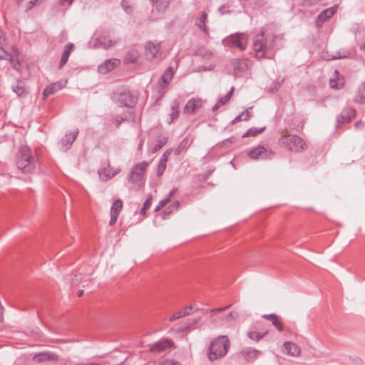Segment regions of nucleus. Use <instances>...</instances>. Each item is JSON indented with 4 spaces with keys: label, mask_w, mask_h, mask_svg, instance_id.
Instances as JSON below:
<instances>
[{
    "label": "nucleus",
    "mask_w": 365,
    "mask_h": 365,
    "mask_svg": "<svg viewBox=\"0 0 365 365\" xmlns=\"http://www.w3.org/2000/svg\"><path fill=\"white\" fill-rule=\"evenodd\" d=\"M230 348V341L227 335H221L213 339L208 347L207 357L210 361L226 356Z\"/></svg>",
    "instance_id": "1"
},
{
    "label": "nucleus",
    "mask_w": 365,
    "mask_h": 365,
    "mask_svg": "<svg viewBox=\"0 0 365 365\" xmlns=\"http://www.w3.org/2000/svg\"><path fill=\"white\" fill-rule=\"evenodd\" d=\"M274 44L275 36L274 35H266L264 32L257 35L253 43V49L256 57L258 58L267 57L274 48Z\"/></svg>",
    "instance_id": "2"
},
{
    "label": "nucleus",
    "mask_w": 365,
    "mask_h": 365,
    "mask_svg": "<svg viewBox=\"0 0 365 365\" xmlns=\"http://www.w3.org/2000/svg\"><path fill=\"white\" fill-rule=\"evenodd\" d=\"M149 165L146 161H142L133 165L128 181L130 184V189L138 191L143 188L145 183V172Z\"/></svg>",
    "instance_id": "3"
},
{
    "label": "nucleus",
    "mask_w": 365,
    "mask_h": 365,
    "mask_svg": "<svg viewBox=\"0 0 365 365\" xmlns=\"http://www.w3.org/2000/svg\"><path fill=\"white\" fill-rule=\"evenodd\" d=\"M16 165L24 173H31L34 170L36 159L29 147L21 146L20 148L17 155Z\"/></svg>",
    "instance_id": "4"
},
{
    "label": "nucleus",
    "mask_w": 365,
    "mask_h": 365,
    "mask_svg": "<svg viewBox=\"0 0 365 365\" xmlns=\"http://www.w3.org/2000/svg\"><path fill=\"white\" fill-rule=\"evenodd\" d=\"M279 145L289 151L301 152L306 148V143L304 140L297 135H282L278 140Z\"/></svg>",
    "instance_id": "5"
},
{
    "label": "nucleus",
    "mask_w": 365,
    "mask_h": 365,
    "mask_svg": "<svg viewBox=\"0 0 365 365\" xmlns=\"http://www.w3.org/2000/svg\"><path fill=\"white\" fill-rule=\"evenodd\" d=\"M113 101L119 106L133 108L138 101L136 96L126 88H119L112 94Z\"/></svg>",
    "instance_id": "6"
},
{
    "label": "nucleus",
    "mask_w": 365,
    "mask_h": 365,
    "mask_svg": "<svg viewBox=\"0 0 365 365\" xmlns=\"http://www.w3.org/2000/svg\"><path fill=\"white\" fill-rule=\"evenodd\" d=\"M248 37L246 34L237 33L230 35L223 39V44L227 47H237L240 51L246 48Z\"/></svg>",
    "instance_id": "7"
},
{
    "label": "nucleus",
    "mask_w": 365,
    "mask_h": 365,
    "mask_svg": "<svg viewBox=\"0 0 365 365\" xmlns=\"http://www.w3.org/2000/svg\"><path fill=\"white\" fill-rule=\"evenodd\" d=\"M274 153L264 146L258 145L248 152V156L252 160H264L271 158Z\"/></svg>",
    "instance_id": "8"
},
{
    "label": "nucleus",
    "mask_w": 365,
    "mask_h": 365,
    "mask_svg": "<svg viewBox=\"0 0 365 365\" xmlns=\"http://www.w3.org/2000/svg\"><path fill=\"white\" fill-rule=\"evenodd\" d=\"M174 346V342L169 339L160 340L150 346L149 351L153 353H160Z\"/></svg>",
    "instance_id": "9"
},
{
    "label": "nucleus",
    "mask_w": 365,
    "mask_h": 365,
    "mask_svg": "<svg viewBox=\"0 0 365 365\" xmlns=\"http://www.w3.org/2000/svg\"><path fill=\"white\" fill-rule=\"evenodd\" d=\"M174 75V71L171 67L167 68L161 77V81L158 83L159 93L163 96L166 92V87L170 84Z\"/></svg>",
    "instance_id": "10"
},
{
    "label": "nucleus",
    "mask_w": 365,
    "mask_h": 365,
    "mask_svg": "<svg viewBox=\"0 0 365 365\" xmlns=\"http://www.w3.org/2000/svg\"><path fill=\"white\" fill-rule=\"evenodd\" d=\"M123 201L120 199H117L113 202L110 210V225H113L115 224L118 217L123 209Z\"/></svg>",
    "instance_id": "11"
},
{
    "label": "nucleus",
    "mask_w": 365,
    "mask_h": 365,
    "mask_svg": "<svg viewBox=\"0 0 365 365\" xmlns=\"http://www.w3.org/2000/svg\"><path fill=\"white\" fill-rule=\"evenodd\" d=\"M160 43H154L153 42H148L145 46V58L149 61H153L158 56V54L159 53L160 51Z\"/></svg>",
    "instance_id": "12"
},
{
    "label": "nucleus",
    "mask_w": 365,
    "mask_h": 365,
    "mask_svg": "<svg viewBox=\"0 0 365 365\" xmlns=\"http://www.w3.org/2000/svg\"><path fill=\"white\" fill-rule=\"evenodd\" d=\"M283 352L292 357H299L302 353L301 348L291 341H285L283 344Z\"/></svg>",
    "instance_id": "13"
},
{
    "label": "nucleus",
    "mask_w": 365,
    "mask_h": 365,
    "mask_svg": "<svg viewBox=\"0 0 365 365\" xmlns=\"http://www.w3.org/2000/svg\"><path fill=\"white\" fill-rule=\"evenodd\" d=\"M202 106V101L200 98H192L186 103L183 113L185 114H192L196 110L201 108Z\"/></svg>",
    "instance_id": "14"
},
{
    "label": "nucleus",
    "mask_w": 365,
    "mask_h": 365,
    "mask_svg": "<svg viewBox=\"0 0 365 365\" xmlns=\"http://www.w3.org/2000/svg\"><path fill=\"white\" fill-rule=\"evenodd\" d=\"M119 64L120 60L117 58L108 59L98 66V70L101 73L106 74L113 70Z\"/></svg>",
    "instance_id": "15"
},
{
    "label": "nucleus",
    "mask_w": 365,
    "mask_h": 365,
    "mask_svg": "<svg viewBox=\"0 0 365 365\" xmlns=\"http://www.w3.org/2000/svg\"><path fill=\"white\" fill-rule=\"evenodd\" d=\"M78 135V130L76 129L69 134L65 135V136L61 140L60 145L64 150H68L73 143L76 140Z\"/></svg>",
    "instance_id": "16"
},
{
    "label": "nucleus",
    "mask_w": 365,
    "mask_h": 365,
    "mask_svg": "<svg viewBox=\"0 0 365 365\" xmlns=\"http://www.w3.org/2000/svg\"><path fill=\"white\" fill-rule=\"evenodd\" d=\"M120 170H121L120 168L113 170V168L110 166V165H108V167L101 169L98 171V174L100 178L103 181H108V180L113 178L115 175H118L120 172Z\"/></svg>",
    "instance_id": "17"
},
{
    "label": "nucleus",
    "mask_w": 365,
    "mask_h": 365,
    "mask_svg": "<svg viewBox=\"0 0 365 365\" xmlns=\"http://www.w3.org/2000/svg\"><path fill=\"white\" fill-rule=\"evenodd\" d=\"M355 115L356 111L354 109L350 107L345 108L337 118V121L339 123H348L354 118Z\"/></svg>",
    "instance_id": "18"
},
{
    "label": "nucleus",
    "mask_w": 365,
    "mask_h": 365,
    "mask_svg": "<svg viewBox=\"0 0 365 365\" xmlns=\"http://www.w3.org/2000/svg\"><path fill=\"white\" fill-rule=\"evenodd\" d=\"M58 355L52 352H40L34 356L33 360L36 362H42L46 361H56Z\"/></svg>",
    "instance_id": "19"
},
{
    "label": "nucleus",
    "mask_w": 365,
    "mask_h": 365,
    "mask_svg": "<svg viewBox=\"0 0 365 365\" xmlns=\"http://www.w3.org/2000/svg\"><path fill=\"white\" fill-rule=\"evenodd\" d=\"M336 8L335 6L331 7L324 10L320 14H319L317 20V24L320 26L322 24L329 19L336 13Z\"/></svg>",
    "instance_id": "20"
},
{
    "label": "nucleus",
    "mask_w": 365,
    "mask_h": 365,
    "mask_svg": "<svg viewBox=\"0 0 365 365\" xmlns=\"http://www.w3.org/2000/svg\"><path fill=\"white\" fill-rule=\"evenodd\" d=\"M353 100L356 103H365V82L361 83L356 88L354 92Z\"/></svg>",
    "instance_id": "21"
},
{
    "label": "nucleus",
    "mask_w": 365,
    "mask_h": 365,
    "mask_svg": "<svg viewBox=\"0 0 365 365\" xmlns=\"http://www.w3.org/2000/svg\"><path fill=\"white\" fill-rule=\"evenodd\" d=\"M260 354V351L252 348H244L241 351V354L247 361H253Z\"/></svg>",
    "instance_id": "22"
},
{
    "label": "nucleus",
    "mask_w": 365,
    "mask_h": 365,
    "mask_svg": "<svg viewBox=\"0 0 365 365\" xmlns=\"http://www.w3.org/2000/svg\"><path fill=\"white\" fill-rule=\"evenodd\" d=\"M207 22V14L204 11L200 12L195 24L205 34H208V29L206 26Z\"/></svg>",
    "instance_id": "23"
},
{
    "label": "nucleus",
    "mask_w": 365,
    "mask_h": 365,
    "mask_svg": "<svg viewBox=\"0 0 365 365\" xmlns=\"http://www.w3.org/2000/svg\"><path fill=\"white\" fill-rule=\"evenodd\" d=\"M263 318L267 320H270L272 322V324L273 326L275 327V328L279 331H282L284 330L283 324L282 322V319L277 316L275 314H264L263 316Z\"/></svg>",
    "instance_id": "24"
},
{
    "label": "nucleus",
    "mask_w": 365,
    "mask_h": 365,
    "mask_svg": "<svg viewBox=\"0 0 365 365\" xmlns=\"http://www.w3.org/2000/svg\"><path fill=\"white\" fill-rule=\"evenodd\" d=\"M153 6L158 12L163 13L169 7L171 0H150Z\"/></svg>",
    "instance_id": "25"
},
{
    "label": "nucleus",
    "mask_w": 365,
    "mask_h": 365,
    "mask_svg": "<svg viewBox=\"0 0 365 365\" xmlns=\"http://www.w3.org/2000/svg\"><path fill=\"white\" fill-rule=\"evenodd\" d=\"M73 48V44L71 43H68L63 51L62 56L59 63V68H61L66 65L70 56L71 51Z\"/></svg>",
    "instance_id": "26"
},
{
    "label": "nucleus",
    "mask_w": 365,
    "mask_h": 365,
    "mask_svg": "<svg viewBox=\"0 0 365 365\" xmlns=\"http://www.w3.org/2000/svg\"><path fill=\"white\" fill-rule=\"evenodd\" d=\"M192 309H193L192 306H189V307L185 308L183 310L178 311V312H175L169 318V321L174 322V321L179 319L182 317L190 315L192 312Z\"/></svg>",
    "instance_id": "27"
},
{
    "label": "nucleus",
    "mask_w": 365,
    "mask_h": 365,
    "mask_svg": "<svg viewBox=\"0 0 365 365\" xmlns=\"http://www.w3.org/2000/svg\"><path fill=\"white\" fill-rule=\"evenodd\" d=\"M63 86L61 83H53L48 86L43 91V96L46 98L49 95L53 94L60 91Z\"/></svg>",
    "instance_id": "28"
},
{
    "label": "nucleus",
    "mask_w": 365,
    "mask_h": 365,
    "mask_svg": "<svg viewBox=\"0 0 365 365\" xmlns=\"http://www.w3.org/2000/svg\"><path fill=\"white\" fill-rule=\"evenodd\" d=\"M233 91L234 87H232L230 91L225 96L220 98L217 103L212 107V111L217 110L220 107L227 103L232 96Z\"/></svg>",
    "instance_id": "29"
},
{
    "label": "nucleus",
    "mask_w": 365,
    "mask_h": 365,
    "mask_svg": "<svg viewBox=\"0 0 365 365\" xmlns=\"http://www.w3.org/2000/svg\"><path fill=\"white\" fill-rule=\"evenodd\" d=\"M13 91L19 97L28 93L27 87L22 81H18L15 86H13Z\"/></svg>",
    "instance_id": "30"
},
{
    "label": "nucleus",
    "mask_w": 365,
    "mask_h": 365,
    "mask_svg": "<svg viewBox=\"0 0 365 365\" xmlns=\"http://www.w3.org/2000/svg\"><path fill=\"white\" fill-rule=\"evenodd\" d=\"M334 74L336 75V77L337 79H330V81H329L330 87L332 88H335V89H340V88H343V86L344 85V78L338 77L339 73L337 70H336L334 71Z\"/></svg>",
    "instance_id": "31"
},
{
    "label": "nucleus",
    "mask_w": 365,
    "mask_h": 365,
    "mask_svg": "<svg viewBox=\"0 0 365 365\" xmlns=\"http://www.w3.org/2000/svg\"><path fill=\"white\" fill-rule=\"evenodd\" d=\"M232 65L235 70L245 71L248 68V61L247 59H235Z\"/></svg>",
    "instance_id": "32"
},
{
    "label": "nucleus",
    "mask_w": 365,
    "mask_h": 365,
    "mask_svg": "<svg viewBox=\"0 0 365 365\" xmlns=\"http://www.w3.org/2000/svg\"><path fill=\"white\" fill-rule=\"evenodd\" d=\"M180 103L178 101H173L171 104V111L170 113V121L173 122L178 118L180 110H179Z\"/></svg>",
    "instance_id": "33"
},
{
    "label": "nucleus",
    "mask_w": 365,
    "mask_h": 365,
    "mask_svg": "<svg viewBox=\"0 0 365 365\" xmlns=\"http://www.w3.org/2000/svg\"><path fill=\"white\" fill-rule=\"evenodd\" d=\"M198 323V320L196 319H189L186 322L183 324L181 327L178 328V332H185L189 331L192 327L195 326Z\"/></svg>",
    "instance_id": "34"
},
{
    "label": "nucleus",
    "mask_w": 365,
    "mask_h": 365,
    "mask_svg": "<svg viewBox=\"0 0 365 365\" xmlns=\"http://www.w3.org/2000/svg\"><path fill=\"white\" fill-rule=\"evenodd\" d=\"M252 107L246 109L243 112H242L240 115H238L232 121V123L234 124L235 123L240 122L241 120H247L251 117L250 112L249 111Z\"/></svg>",
    "instance_id": "35"
},
{
    "label": "nucleus",
    "mask_w": 365,
    "mask_h": 365,
    "mask_svg": "<svg viewBox=\"0 0 365 365\" xmlns=\"http://www.w3.org/2000/svg\"><path fill=\"white\" fill-rule=\"evenodd\" d=\"M15 52L17 53V51H15ZM17 57H18V53H16L15 55L11 54L6 60H9L10 61L12 67L15 70L20 71L21 63H20V61L18 60Z\"/></svg>",
    "instance_id": "36"
},
{
    "label": "nucleus",
    "mask_w": 365,
    "mask_h": 365,
    "mask_svg": "<svg viewBox=\"0 0 365 365\" xmlns=\"http://www.w3.org/2000/svg\"><path fill=\"white\" fill-rule=\"evenodd\" d=\"M188 140L187 138H184L178 145V148L175 149L174 154L175 155H180L184 150L186 149L187 145Z\"/></svg>",
    "instance_id": "37"
},
{
    "label": "nucleus",
    "mask_w": 365,
    "mask_h": 365,
    "mask_svg": "<svg viewBox=\"0 0 365 365\" xmlns=\"http://www.w3.org/2000/svg\"><path fill=\"white\" fill-rule=\"evenodd\" d=\"M267 331L264 332L263 334H260L259 332H257V331H250L248 332L247 335L249 336L250 339H252V340H255V341H259L261 339H262L264 335H266L267 334Z\"/></svg>",
    "instance_id": "38"
},
{
    "label": "nucleus",
    "mask_w": 365,
    "mask_h": 365,
    "mask_svg": "<svg viewBox=\"0 0 365 365\" xmlns=\"http://www.w3.org/2000/svg\"><path fill=\"white\" fill-rule=\"evenodd\" d=\"M135 2V0H123L122 6L127 13L132 11V4Z\"/></svg>",
    "instance_id": "39"
},
{
    "label": "nucleus",
    "mask_w": 365,
    "mask_h": 365,
    "mask_svg": "<svg viewBox=\"0 0 365 365\" xmlns=\"http://www.w3.org/2000/svg\"><path fill=\"white\" fill-rule=\"evenodd\" d=\"M263 131V128L261 129H255V128H251L249 129L246 133H245L242 137H250V136H255L259 133H261Z\"/></svg>",
    "instance_id": "40"
},
{
    "label": "nucleus",
    "mask_w": 365,
    "mask_h": 365,
    "mask_svg": "<svg viewBox=\"0 0 365 365\" xmlns=\"http://www.w3.org/2000/svg\"><path fill=\"white\" fill-rule=\"evenodd\" d=\"M230 305H227L226 307H220V308H216V309H212L210 310V318H212V322H215L216 319L215 318V316L217 314V313H220L227 309H228L230 307Z\"/></svg>",
    "instance_id": "41"
},
{
    "label": "nucleus",
    "mask_w": 365,
    "mask_h": 365,
    "mask_svg": "<svg viewBox=\"0 0 365 365\" xmlns=\"http://www.w3.org/2000/svg\"><path fill=\"white\" fill-rule=\"evenodd\" d=\"M138 57V53L135 51H131L127 54L125 57V61L127 62L134 63L137 61Z\"/></svg>",
    "instance_id": "42"
},
{
    "label": "nucleus",
    "mask_w": 365,
    "mask_h": 365,
    "mask_svg": "<svg viewBox=\"0 0 365 365\" xmlns=\"http://www.w3.org/2000/svg\"><path fill=\"white\" fill-rule=\"evenodd\" d=\"M238 317V314L235 312H230L228 314L225 316L222 319L225 320L227 322H230L232 320H235Z\"/></svg>",
    "instance_id": "43"
},
{
    "label": "nucleus",
    "mask_w": 365,
    "mask_h": 365,
    "mask_svg": "<svg viewBox=\"0 0 365 365\" xmlns=\"http://www.w3.org/2000/svg\"><path fill=\"white\" fill-rule=\"evenodd\" d=\"M82 281V274H76L71 279V285L72 286H78L81 284Z\"/></svg>",
    "instance_id": "44"
},
{
    "label": "nucleus",
    "mask_w": 365,
    "mask_h": 365,
    "mask_svg": "<svg viewBox=\"0 0 365 365\" xmlns=\"http://www.w3.org/2000/svg\"><path fill=\"white\" fill-rule=\"evenodd\" d=\"M167 163L159 162L157 168V175L161 176L165 168H166Z\"/></svg>",
    "instance_id": "45"
},
{
    "label": "nucleus",
    "mask_w": 365,
    "mask_h": 365,
    "mask_svg": "<svg viewBox=\"0 0 365 365\" xmlns=\"http://www.w3.org/2000/svg\"><path fill=\"white\" fill-rule=\"evenodd\" d=\"M43 0H30L26 5V11L31 10L33 7L37 5L38 3L43 1Z\"/></svg>",
    "instance_id": "46"
},
{
    "label": "nucleus",
    "mask_w": 365,
    "mask_h": 365,
    "mask_svg": "<svg viewBox=\"0 0 365 365\" xmlns=\"http://www.w3.org/2000/svg\"><path fill=\"white\" fill-rule=\"evenodd\" d=\"M116 43H117L116 41H112V40H109L108 41L106 40L101 41V44H102L105 48H108L114 46Z\"/></svg>",
    "instance_id": "47"
},
{
    "label": "nucleus",
    "mask_w": 365,
    "mask_h": 365,
    "mask_svg": "<svg viewBox=\"0 0 365 365\" xmlns=\"http://www.w3.org/2000/svg\"><path fill=\"white\" fill-rule=\"evenodd\" d=\"M125 120L124 118L116 117L112 120V123L115 128H118L119 125Z\"/></svg>",
    "instance_id": "48"
},
{
    "label": "nucleus",
    "mask_w": 365,
    "mask_h": 365,
    "mask_svg": "<svg viewBox=\"0 0 365 365\" xmlns=\"http://www.w3.org/2000/svg\"><path fill=\"white\" fill-rule=\"evenodd\" d=\"M171 153L172 150H166L160 158L159 162L167 163L168 156L170 155Z\"/></svg>",
    "instance_id": "49"
},
{
    "label": "nucleus",
    "mask_w": 365,
    "mask_h": 365,
    "mask_svg": "<svg viewBox=\"0 0 365 365\" xmlns=\"http://www.w3.org/2000/svg\"><path fill=\"white\" fill-rule=\"evenodd\" d=\"M152 201H153V197H152V195H149L147 197V199L145 200V201L144 202L143 207L146 208L147 210H148L151 206Z\"/></svg>",
    "instance_id": "50"
},
{
    "label": "nucleus",
    "mask_w": 365,
    "mask_h": 365,
    "mask_svg": "<svg viewBox=\"0 0 365 365\" xmlns=\"http://www.w3.org/2000/svg\"><path fill=\"white\" fill-rule=\"evenodd\" d=\"M160 365H181L178 361H175L173 359H166Z\"/></svg>",
    "instance_id": "51"
},
{
    "label": "nucleus",
    "mask_w": 365,
    "mask_h": 365,
    "mask_svg": "<svg viewBox=\"0 0 365 365\" xmlns=\"http://www.w3.org/2000/svg\"><path fill=\"white\" fill-rule=\"evenodd\" d=\"M11 54L5 51V50L0 47V60L7 59Z\"/></svg>",
    "instance_id": "52"
},
{
    "label": "nucleus",
    "mask_w": 365,
    "mask_h": 365,
    "mask_svg": "<svg viewBox=\"0 0 365 365\" xmlns=\"http://www.w3.org/2000/svg\"><path fill=\"white\" fill-rule=\"evenodd\" d=\"M166 140H163V141H160L158 144L155 145L153 149V153H155L158 151L160 149L162 148V147L165 144Z\"/></svg>",
    "instance_id": "53"
},
{
    "label": "nucleus",
    "mask_w": 365,
    "mask_h": 365,
    "mask_svg": "<svg viewBox=\"0 0 365 365\" xmlns=\"http://www.w3.org/2000/svg\"><path fill=\"white\" fill-rule=\"evenodd\" d=\"M73 0H59L58 4L60 6H63L66 4L68 5H71L73 3Z\"/></svg>",
    "instance_id": "54"
},
{
    "label": "nucleus",
    "mask_w": 365,
    "mask_h": 365,
    "mask_svg": "<svg viewBox=\"0 0 365 365\" xmlns=\"http://www.w3.org/2000/svg\"><path fill=\"white\" fill-rule=\"evenodd\" d=\"M170 202V197H166L165 199L161 200L160 202V205L163 207H165L167 204H168Z\"/></svg>",
    "instance_id": "55"
},
{
    "label": "nucleus",
    "mask_w": 365,
    "mask_h": 365,
    "mask_svg": "<svg viewBox=\"0 0 365 365\" xmlns=\"http://www.w3.org/2000/svg\"><path fill=\"white\" fill-rule=\"evenodd\" d=\"M5 41V38L3 35V31L0 29V44H2Z\"/></svg>",
    "instance_id": "56"
},
{
    "label": "nucleus",
    "mask_w": 365,
    "mask_h": 365,
    "mask_svg": "<svg viewBox=\"0 0 365 365\" xmlns=\"http://www.w3.org/2000/svg\"><path fill=\"white\" fill-rule=\"evenodd\" d=\"M147 210H147L146 208H145V207H143L141 208V210H140V213H141V215H143V216H145L146 212H147Z\"/></svg>",
    "instance_id": "57"
},
{
    "label": "nucleus",
    "mask_w": 365,
    "mask_h": 365,
    "mask_svg": "<svg viewBox=\"0 0 365 365\" xmlns=\"http://www.w3.org/2000/svg\"><path fill=\"white\" fill-rule=\"evenodd\" d=\"M163 207L160 205V203L159 202V204L156 206V207L155 208V212H158L159 210H160Z\"/></svg>",
    "instance_id": "58"
},
{
    "label": "nucleus",
    "mask_w": 365,
    "mask_h": 365,
    "mask_svg": "<svg viewBox=\"0 0 365 365\" xmlns=\"http://www.w3.org/2000/svg\"><path fill=\"white\" fill-rule=\"evenodd\" d=\"M3 318V307L0 306V321L2 320Z\"/></svg>",
    "instance_id": "59"
},
{
    "label": "nucleus",
    "mask_w": 365,
    "mask_h": 365,
    "mask_svg": "<svg viewBox=\"0 0 365 365\" xmlns=\"http://www.w3.org/2000/svg\"><path fill=\"white\" fill-rule=\"evenodd\" d=\"M143 143H144V140H141L139 145H138V149L140 150H142V147L143 145Z\"/></svg>",
    "instance_id": "60"
},
{
    "label": "nucleus",
    "mask_w": 365,
    "mask_h": 365,
    "mask_svg": "<svg viewBox=\"0 0 365 365\" xmlns=\"http://www.w3.org/2000/svg\"><path fill=\"white\" fill-rule=\"evenodd\" d=\"M175 191H176L175 189L172 190L168 197H170V198L175 193Z\"/></svg>",
    "instance_id": "61"
},
{
    "label": "nucleus",
    "mask_w": 365,
    "mask_h": 365,
    "mask_svg": "<svg viewBox=\"0 0 365 365\" xmlns=\"http://www.w3.org/2000/svg\"><path fill=\"white\" fill-rule=\"evenodd\" d=\"M83 290H79L77 292L78 297H81L83 295Z\"/></svg>",
    "instance_id": "62"
},
{
    "label": "nucleus",
    "mask_w": 365,
    "mask_h": 365,
    "mask_svg": "<svg viewBox=\"0 0 365 365\" xmlns=\"http://www.w3.org/2000/svg\"><path fill=\"white\" fill-rule=\"evenodd\" d=\"M360 48L361 50H365V41L360 45Z\"/></svg>",
    "instance_id": "63"
},
{
    "label": "nucleus",
    "mask_w": 365,
    "mask_h": 365,
    "mask_svg": "<svg viewBox=\"0 0 365 365\" xmlns=\"http://www.w3.org/2000/svg\"><path fill=\"white\" fill-rule=\"evenodd\" d=\"M362 125V123H361L360 121H359V122H356V123H355V127H356V128H359V127L360 125Z\"/></svg>",
    "instance_id": "64"
}]
</instances>
